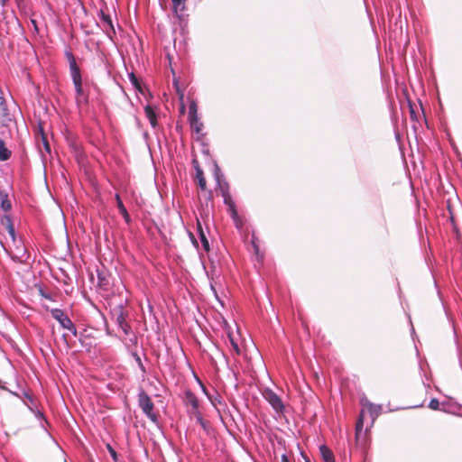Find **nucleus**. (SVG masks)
I'll use <instances>...</instances> for the list:
<instances>
[{
	"label": "nucleus",
	"instance_id": "nucleus-1",
	"mask_svg": "<svg viewBox=\"0 0 462 462\" xmlns=\"http://www.w3.org/2000/svg\"><path fill=\"white\" fill-rule=\"evenodd\" d=\"M66 57L69 61V72H70V76H71V79H72V81H73V84L75 87L76 94L78 97H80L83 95V88H82V78H81V73H80L79 68L77 65L76 59H75L74 55L70 51L66 52Z\"/></svg>",
	"mask_w": 462,
	"mask_h": 462
},
{
	"label": "nucleus",
	"instance_id": "nucleus-2",
	"mask_svg": "<svg viewBox=\"0 0 462 462\" xmlns=\"http://www.w3.org/2000/svg\"><path fill=\"white\" fill-rule=\"evenodd\" d=\"M139 406L143 413L153 422L157 421V415L153 412V402L149 395L141 391L138 394Z\"/></svg>",
	"mask_w": 462,
	"mask_h": 462
},
{
	"label": "nucleus",
	"instance_id": "nucleus-3",
	"mask_svg": "<svg viewBox=\"0 0 462 462\" xmlns=\"http://www.w3.org/2000/svg\"><path fill=\"white\" fill-rule=\"evenodd\" d=\"M51 316L55 319L61 328L70 331L74 336L77 335V328L74 326L73 322L68 317V315L60 309H51Z\"/></svg>",
	"mask_w": 462,
	"mask_h": 462
},
{
	"label": "nucleus",
	"instance_id": "nucleus-4",
	"mask_svg": "<svg viewBox=\"0 0 462 462\" xmlns=\"http://www.w3.org/2000/svg\"><path fill=\"white\" fill-rule=\"evenodd\" d=\"M184 403L188 409V412L196 417L197 420L202 423V417L199 411V400L192 392L187 391L185 393Z\"/></svg>",
	"mask_w": 462,
	"mask_h": 462
},
{
	"label": "nucleus",
	"instance_id": "nucleus-5",
	"mask_svg": "<svg viewBox=\"0 0 462 462\" xmlns=\"http://www.w3.org/2000/svg\"><path fill=\"white\" fill-rule=\"evenodd\" d=\"M99 26L103 29V31L106 33V35L112 39L116 34V30L113 25V22L111 16L105 13L103 9L100 10L99 14Z\"/></svg>",
	"mask_w": 462,
	"mask_h": 462
},
{
	"label": "nucleus",
	"instance_id": "nucleus-6",
	"mask_svg": "<svg viewBox=\"0 0 462 462\" xmlns=\"http://www.w3.org/2000/svg\"><path fill=\"white\" fill-rule=\"evenodd\" d=\"M264 399L271 404L276 412H282L284 405L281 398L272 390L267 389L263 393Z\"/></svg>",
	"mask_w": 462,
	"mask_h": 462
},
{
	"label": "nucleus",
	"instance_id": "nucleus-7",
	"mask_svg": "<svg viewBox=\"0 0 462 462\" xmlns=\"http://www.w3.org/2000/svg\"><path fill=\"white\" fill-rule=\"evenodd\" d=\"M214 176H215V179L220 188L222 196L224 197L225 203L229 204L232 208L233 214H236L234 206L231 204V198L228 194V185H227V183L221 184V182H220V169L217 164H215Z\"/></svg>",
	"mask_w": 462,
	"mask_h": 462
},
{
	"label": "nucleus",
	"instance_id": "nucleus-8",
	"mask_svg": "<svg viewBox=\"0 0 462 462\" xmlns=\"http://www.w3.org/2000/svg\"><path fill=\"white\" fill-rule=\"evenodd\" d=\"M11 257L14 262L23 263L28 261L29 254L23 245L19 243V245H16L14 250L11 253Z\"/></svg>",
	"mask_w": 462,
	"mask_h": 462
},
{
	"label": "nucleus",
	"instance_id": "nucleus-9",
	"mask_svg": "<svg viewBox=\"0 0 462 462\" xmlns=\"http://www.w3.org/2000/svg\"><path fill=\"white\" fill-rule=\"evenodd\" d=\"M116 321L125 336H128L131 333V327L127 323L126 316L122 310L116 314Z\"/></svg>",
	"mask_w": 462,
	"mask_h": 462
},
{
	"label": "nucleus",
	"instance_id": "nucleus-10",
	"mask_svg": "<svg viewBox=\"0 0 462 462\" xmlns=\"http://www.w3.org/2000/svg\"><path fill=\"white\" fill-rule=\"evenodd\" d=\"M115 199H116V206L118 208V210L121 213L122 217H124L125 221L127 224L130 223V221H131L130 215L128 214L125 207L124 206L119 194H116Z\"/></svg>",
	"mask_w": 462,
	"mask_h": 462
},
{
	"label": "nucleus",
	"instance_id": "nucleus-11",
	"mask_svg": "<svg viewBox=\"0 0 462 462\" xmlns=\"http://www.w3.org/2000/svg\"><path fill=\"white\" fill-rule=\"evenodd\" d=\"M144 113H145V116H146L147 119L149 120L151 125L153 128L156 127L157 118H156V114H155L153 107L152 106L147 105L144 107Z\"/></svg>",
	"mask_w": 462,
	"mask_h": 462
},
{
	"label": "nucleus",
	"instance_id": "nucleus-12",
	"mask_svg": "<svg viewBox=\"0 0 462 462\" xmlns=\"http://www.w3.org/2000/svg\"><path fill=\"white\" fill-rule=\"evenodd\" d=\"M12 156V151L8 149L3 139L0 138V162H5Z\"/></svg>",
	"mask_w": 462,
	"mask_h": 462
},
{
	"label": "nucleus",
	"instance_id": "nucleus-13",
	"mask_svg": "<svg viewBox=\"0 0 462 462\" xmlns=\"http://www.w3.org/2000/svg\"><path fill=\"white\" fill-rule=\"evenodd\" d=\"M2 221H3V223L5 222L8 234L10 235L13 242L16 243L15 231H14V225H13V222H12V219H11L10 216L5 215L3 217Z\"/></svg>",
	"mask_w": 462,
	"mask_h": 462
},
{
	"label": "nucleus",
	"instance_id": "nucleus-14",
	"mask_svg": "<svg viewBox=\"0 0 462 462\" xmlns=\"http://www.w3.org/2000/svg\"><path fill=\"white\" fill-rule=\"evenodd\" d=\"M319 451L324 462H335L332 451L326 446H320Z\"/></svg>",
	"mask_w": 462,
	"mask_h": 462
},
{
	"label": "nucleus",
	"instance_id": "nucleus-15",
	"mask_svg": "<svg viewBox=\"0 0 462 462\" xmlns=\"http://www.w3.org/2000/svg\"><path fill=\"white\" fill-rule=\"evenodd\" d=\"M227 339L232 346L233 351L236 355H240V348L238 346L237 339L236 338V337L234 336V334L231 331H227Z\"/></svg>",
	"mask_w": 462,
	"mask_h": 462
},
{
	"label": "nucleus",
	"instance_id": "nucleus-16",
	"mask_svg": "<svg viewBox=\"0 0 462 462\" xmlns=\"http://www.w3.org/2000/svg\"><path fill=\"white\" fill-rule=\"evenodd\" d=\"M365 409H366L369 411V413L371 414V416L374 419L379 415L380 411H381V406L373 404L371 402H366L365 404Z\"/></svg>",
	"mask_w": 462,
	"mask_h": 462
},
{
	"label": "nucleus",
	"instance_id": "nucleus-17",
	"mask_svg": "<svg viewBox=\"0 0 462 462\" xmlns=\"http://www.w3.org/2000/svg\"><path fill=\"white\" fill-rule=\"evenodd\" d=\"M97 285L103 290H107L109 286V281L103 272L97 271Z\"/></svg>",
	"mask_w": 462,
	"mask_h": 462
},
{
	"label": "nucleus",
	"instance_id": "nucleus-18",
	"mask_svg": "<svg viewBox=\"0 0 462 462\" xmlns=\"http://www.w3.org/2000/svg\"><path fill=\"white\" fill-rule=\"evenodd\" d=\"M9 114L5 100L2 97H0V121L6 120Z\"/></svg>",
	"mask_w": 462,
	"mask_h": 462
},
{
	"label": "nucleus",
	"instance_id": "nucleus-19",
	"mask_svg": "<svg viewBox=\"0 0 462 462\" xmlns=\"http://www.w3.org/2000/svg\"><path fill=\"white\" fill-rule=\"evenodd\" d=\"M196 178L198 180V185L204 190L206 189V180L204 178L203 171L199 167H196Z\"/></svg>",
	"mask_w": 462,
	"mask_h": 462
},
{
	"label": "nucleus",
	"instance_id": "nucleus-20",
	"mask_svg": "<svg viewBox=\"0 0 462 462\" xmlns=\"http://www.w3.org/2000/svg\"><path fill=\"white\" fill-rule=\"evenodd\" d=\"M199 118L198 106L195 101H191L189 106V120Z\"/></svg>",
	"mask_w": 462,
	"mask_h": 462
},
{
	"label": "nucleus",
	"instance_id": "nucleus-21",
	"mask_svg": "<svg viewBox=\"0 0 462 462\" xmlns=\"http://www.w3.org/2000/svg\"><path fill=\"white\" fill-rule=\"evenodd\" d=\"M198 227H199V237H200L202 245H203L205 251H208L209 250V243H208V240L206 235L204 234L203 230H202L199 223H198Z\"/></svg>",
	"mask_w": 462,
	"mask_h": 462
},
{
	"label": "nucleus",
	"instance_id": "nucleus-22",
	"mask_svg": "<svg viewBox=\"0 0 462 462\" xmlns=\"http://www.w3.org/2000/svg\"><path fill=\"white\" fill-rule=\"evenodd\" d=\"M190 127L197 133L199 134L202 131L203 124L199 122V118L189 120Z\"/></svg>",
	"mask_w": 462,
	"mask_h": 462
},
{
	"label": "nucleus",
	"instance_id": "nucleus-23",
	"mask_svg": "<svg viewBox=\"0 0 462 462\" xmlns=\"http://www.w3.org/2000/svg\"><path fill=\"white\" fill-rule=\"evenodd\" d=\"M173 10L177 14L179 11H183L184 9V0H171Z\"/></svg>",
	"mask_w": 462,
	"mask_h": 462
},
{
	"label": "nucleus",
	"instance_id": "nucleus-24",
	"mask_svg": "<svg viewBox=\"0 0 462 462\" xmlns=\"http://www.w3.org/2000/svg\"><path fill=\"white\" fill-rule=\"evenodd\" d=\"M1 208H3V210H5V212L9 211L12 208V205H11V202L10 200L7 199V196L5 195V197L2 198V201H1Z\"/></svg>",
	"mask_w": 462,
	"mask_h": 462
},
{
	"label": "nucleus",
	"instance_id": "nucleus-25",
	"mask_svg": "<svg viewBox=\"0 0 462 462\" xmlns=\"http://www.w3.org/2000/svg\"><path fill=\"white\" fill-rule=\"evenodd\" d=\"M128 79L134 88L140 89V84L134 72L128 74Z\"/></svg>",
	"mask_w": 462,
	"mask_h": 462
},
{
	"label": "nucleus",
	"instance_id": "nucleus-26",
	"mask_svg": "<svg viewBox=\"0 0 462 462\" xmlns=\"http://www.w3.org/2000/svg\"><path fill=\"white\" fill-rule=\"evenodd\" d=\"M106 448H107V450H108L109 454L111 455L113 460L115 462H116L117 461V454H116V450L111 447L110 444H107Z\"/></svg>",
	"mask_w": 462,
	"mask_h": 462
},
{
	"label": "nucleus",
	"instance_id": "nucleus-27",
	"mask_svg": "<svg viewBox=\"0 0 462 462\" xmlns=\"http://www.w3.org/2000/svg\"><path fill=\"white\" fill-rule=\"evenodd\" d=\"M429 407L432 410H439V402L437 399H432L429 403Z\"/></svg>",
	"mask_w": 462,
	"mask_h": 462
},
{
	"label": "nucleus",
	"instance_id": "nucleus-28",
	"mask_svg": "<svg viewBox=\"0 0 462 462\" xmlns=\"http://www.w3.org/2000/svg\"><path fill=\"white\" fill-rule=\"evenodd\" d=\"M363 428V413L361 414L360 418L358 419L357 422H356V431H359L361 430Z\"/></svg>",
	"mask_w": 462,
	"mask_h": 462
},
{
	"label": "nucleus",
	"instance_id": "nucleus-29",
	"mask_svg": "<svg viewBox=\"0 0 462 462\" xmlns=\"http://www.w3.org/2000/svg\"><path fill=\"white\" fill-rule=\"evenodd\" d=\"M282 462H290L288 457L285 454L282 455Z\"/></svg>",
	"mask_w": 462,
	"mask_h": 462
},
{
	"label": "nucleus",
	"instance_id": "nucleus-30",
	"mask_svg": "<svg viewBox=\"0 0 462 462\" xmlns=\"http://www.w3.org/2000/svg\"><path fill=\"white\" fill-rule=\"evenodd\" d=\"M24 395H25V397H26L30 402H32V396H31L30 394L25 393Z\"/></svg>",
	"mask_w": 462,
	"mask_h": 462
},
{
	"label": "nucleus",
	"instance_id": "nucleus-31",
	"mask_svg": "<svg viewBox=\"0 0 462 462\" xmlns=\"http://www.w3.org/2000/svg\"><path fill=\"white\" fill-rule=\"evenodd\" d=\"M6 2H7V0H0V5H1L2 6H5V4H6Z\"/></svg>",
	"mask_w": 462,
	"mask_h": 462
},
{
	"label": "nucleus",
	"instance_id": "nucleus-32",
	"mask_svg": "<svg viewBox=\"0 0 462 462\" xmlns=\"http://www.w3.org/2000/svg\"><path fill=\"white\" fill-rule=\"evenodd\" d=\"M184 110H185V106L182 105L181 106V113H184Z\"/></svg>",
	"mask_w": 462,
	"mask_h": 462
},
{
	"label": "nucleus",
	"instance_id": "nucleus-33",
	"mask_svg": "<svg viewBox=\"0 0 462 462\" xmlns=\"http://www.w3.org/2000/svg\"><path fill=\"white\" fill-rule=\"evenodd\" d=\"M42 416H43V415H42V413L38 412V417H41V418H42Z\"/></svg>",
	"mask_w": 462,
	"mask_h": 462
},
{
	"label": "nucleus",
	"instance_id": "nucleus-34",
	"mask_svg": "<svg viewBox=\"0 0 462 462\" xmlns=\"http://www.w3.org/2000/svg\"><path fill=\"white\" fill-rule=\"evenodd\" d=\"M0 245L5 248L3 242L0 240Z\"/></svg>",
	"mask_w": 462,
	"mask_h": 462
}]
</instances>
